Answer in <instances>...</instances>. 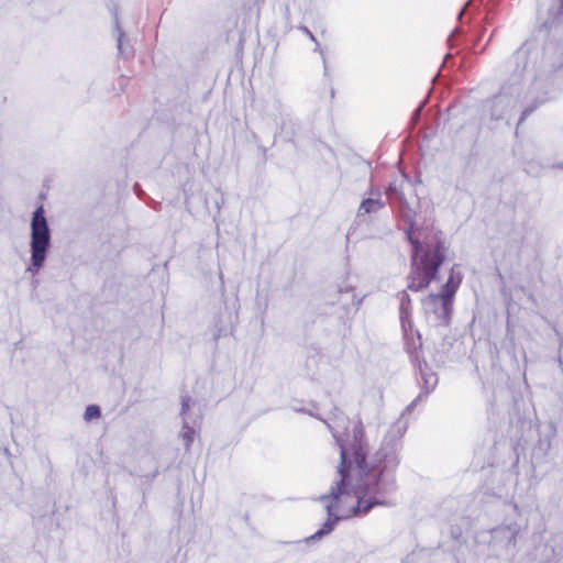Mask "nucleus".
<instances>
[{
	"label": "nucleus",
	"instance_id": "nucleus-1",
	"mask_svg": "<svg viewBox=\"0 0 563 563\" xmlns=\"http://www.w3.org/2000/svg\"><path fill=\"white\" fill-rule=\"evenodd\" d=\"M347 419L341 413L335 417L333 423H329L334 438L341 449L342 464L339 468L341 476L336 487L332 489L331 497L327 505L329 519L312 538H320L332 531L334 523L340 519H347L357 515H365L374 506L382 504L376 497L380 492L379 474L377 466L371 470L365 462V451L362 444L364 429L361 421H353V443L347 445L340 438V429L345 428Z\"/></svg>",
	"mask_w": 563,
	"mask_h": 563
},
{
	"label": "nucleus",
	"instance_id": "nucleus-2",
	"mask_svg": "<svg viewBox=\"0 0 563 563\" xmlns=\"http://www.w3.org/2000/svg\"><path fill=\"white\" fill-rule=\"evenodd\" d=\"M413 245L411 271L408 276V289L420 291L426 289L437 277L444 261V246L438 233L427 235L420 243L415 233L409 235Z\"/></svg>",
	"mask_w": 563,
	"mask_h": 563
},
{
	"label": "nucleus",
	"instance_id": "nucleus-3",
	"mask_svg": "<svg viewBox=\"0 0 563 563\" xmlns=\"http://www.w3.org/2000/svg\"><path fill=\"white\" fill-rule=\"evenodd\" d=\"M51 233L48 229V224L46 218L44 216L43 207H38L33 213L32 222H31V272H38L42 267L45 258L46 252L49 246Z\"/></svg>",
	"mask_w": 563,
	"mask_h": 563
},
{
	"label": "nucleus",
	"instance_id": "nucleus-4",
	"mask_svg": "<svg viewBox=\"0 0 563 563\" xmlns=\"http://www.w3.org/2000/svg\"><path fill=\"white\" fill-rule=\"evenodd\" d=\"M424 313L437 324H448L452 311V299L444 296L431 294L422 300Z\"/></svg>",
	"mask_w": 563,
	"mask_h": 563
},
{
	"label": "nucleus",
	"instance_id": "nucleus-5",
	"mask_svg": "<svg viewBox=\"0 0 563 563\" xmlns=\"http://www.w3.org/2000/svg\"><path fill=\"white\" fill-rule=\"evenodd\" d=\"M200 407L192 402L189 398H184L181 404V415L184 417L185 432L183 438L188 446L196 435V427L200 420Z\"/></svg>",
	"mask_w": 563,
	"mask_h": 563
},
{
	"label": "nucleus",
	"instance_id": "nucleus-6",
	"mask_svg": "<svg viewBox=\"0 0 563 563\" xmlns=\"http://www.w3.org/2000/svg\"><path fill=\"white\" fill-rule=\"evenodd\" d=\"M400 320H401V325H402L405 335L407 338L408 336L413 338L415 332L412 330V322H411L410 298L405 291L401 294Z\"/></svg>",
	"mask_w": 563,
	"mask_h": 563
},
{
	"label": "nucleus",
	"instance_id": "nucleus-7",
	"mask_svg": "<svg viewBox=\"0 0 563 563\" xmlns=\"http://www.w3.org/2000/svg\"><path fill=\"white\" fill-rule=\"evenodd\" d=\"M461 283H462V274L457 266H453L450 272L446 283L442 287L441 292L444 296L452 299L453 296L455 295L456 290L459 289Z\"/></svg>",
	"mask_w": 563,
	"mask_h": 563
},
{
	"label": "nucleus",
	"instance_id": "nucleus-8",
	"mask_svg": "<svg viewBox=\"0 0 563 563\" xmlns=\"http://www.w3.org/2000/svg\"><path fill=\"white\" fill-rule=\"evenodd\" d=\"M383 202L380 199H365L360 207V211L364 213L376 212L383 208Z\"/></svg>",
	"mask_w": 563,
	"mask_h": 563
},
{
	"label": "nucleus",
	"instance_id": "nucleus-9",
	"mask_svg": "<svg viewBox=\"0 0 563 563\" xmlns=\"http://www.w3.org/2000/svg\"><path fill=\"white\" fill-rule=\"evenodd\" d=\"M100 416V410H99V407L97 406H88L86 411H85V419L87 421H90L92 419H96Z\"/></svg>",
	"mask_w": 563,
	"mask_h": 563
},
{
	"label": "nucleus",
	"instance_id": "nucleus-10",
	"mask_svg": "<svg viewBox=\"0 0 563 563\" xmlns=\"http://www.w3.org/2000/svg\"><path fill=\"white\" fill-rule=\"evenodd\" d=\"M424 383L429 387L433 388L437 385V383H438V378H437V376L434 374H429V375H427L424 377Z\"/></svg>",
	"mask_w": 563,
	"mask_h": 563
},
{
	"label": "nucleus",
	"instance_id": "nucleus-11",
	"mask_svg": "<svg viewBox=\"0 0 563 563\" xmlns=\"http://www.w3.org/2000/svg\"><path fill=\"white\" fill-rule=\"evenodd\" d=\"M121 45H122V40H121V36H120L119 41H118V47H119L120 51H121Z\"/></svg>",
	"mask_w": 563,
	"mask_h": 563
},
{
	"label": "nucleus",
	"instance_id": "nucleus-12",
	"mask_svg": "<svg viewBox=\"0 0 563 563\" xmlns=\"http://www.w3.org/2000/svg\"><path fill=\"white\" fill-rule=\"evenodd\" d=\"M306 32H307V34L309 35V37H310L312 41H314V36H313V35H312L308 30H306Z\"/></svg>",
	"mask_w": 563,
	"mask_h": 563
}]
</instances>
